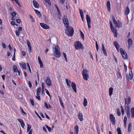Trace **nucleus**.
Here are the masks:
<instances>
[{
    "label": "nucleus",
    "mask_w": 134,
    "mask_h": 134,
    "mask_svg": "<svg viewBox=\"0 0 134 134\" xmlns=\"http://www.w3.org/2000/svg\"><path fill=\"white\" fill-rule=\"evenodd\" d=\"M11 15L13 16H15L16 15V13L15 12H13L11 13Z\"/></svg>",
    "instance_id": "nucleus-54"
},
{
    "label": "nucleus",
    "mask_w": 134,
    "mask_h": 134,
    "mask_svg": "<svg viewBox=\"0 0 134 134\" xmlns=\"http://www.w3.org/2000/svg\"><path fill=\"white\" fill-rule=\"evenodd\" d=\"M132 127V124L131 123H130L129 124L128 126V131L130 132L131 130Z\"/></svg>",
    "instance_id": "nucleus-22"
},
{
    "label": "nucleus",
    "mask_w": 134,
    "mask_h": 134,
    "mask_svg": "<svg viewBox=\"0 0 134 134\" xmlns=\"http://www.w3.org/2000/svg\"><path fill=\"white\" fill-rule=\"evenodd\" d=\"M125 12L126 15H127L129 13L130 11L129 8L127 6V8L125 10Z\"/></svg>",
    "instance_id": "nucleus-21"
},
{
    "label": "nucleus",
    "mask_w": 134,
    "mask_h": 134,
    "mask_svg": "<svg viewBox=\"0 0 134 134\" xmlns=\"http://www.w3.org/2000/svg\"><path fill=\"white\" fill-rule=\"evenodd\" d=\"M63 20L65 27H68L69 25V23L68 20L67 18V17L64 16V18H63Z\"/></svg>",
    "instance_id": "nucleus-7"
},
{
    "label": "nucleus",
    "mask_w": 134,
    "mask_h": 134,
    "mask_svg": "<svg viewBox=\"0 0 134 134\" xmlns=\"http://www.w3.org/2000/svg\"><path fill=\"white\" fill-rule=\"evenodd\" d=\"M30 18L31 19V21H32L33 22H35V20H34V19L33 18V17L31 15H30Z\"/></svg>",
    "instance_id": "nucleus-46"
},
{
    "label": "nucleus",
    "mask_w": 134,
    "mask_h": 134,
    "mask_svg": "<svg viewBox=\"0 0 134 134\" xmlns=\"http://www.w3.org/2000/svg\"><path fill=\"white\" fill-rule=\"evenodd\" d=\"M22 68L24 70H26V64L25 63H22Z\"/></svg>",
    "instance_id": "nucleus-35"
},
{
    "label": "nucleus",
    "mask_w": 134,
    "mask_h": 134,
    "mask_svg": "<svg viewBox=\"0 0 134 134\" xmlns=\"http://www.w3.org/2000/svg\"><path fill=\"white\" fill-rule=\"evenodd\" d=\"M2 46L4 48H6V46L5 44L4 43H3L2 44Z\"/></svg>",
    "instance_id": "nucleus-60"
},
{
    "label": "nucleus",
    "mask_w": 134,
    "mask_h": 134,
    "mask_svg": "<svg viewBox=\"0 0 134 134\" xmlns=\"http://www.w3.org/2000/svg\"><path fill=\"white\" fill-rule=\"evenodd\" d=\"M113 89L112 87H110L109 88V94L110 96H111L113 94Z\"/></svg>",
    "instance_id": "nucleus-19"
},
{
    "label": "nucleus",
    "mask_w": 134,
    "mask_h": 134,
    "mask_svg": "<svg viewBox=\"0 0 134 134\" xmlns=\"http://www.w3.org/2000/svg\"><path fill=\"white\" fill-rule=\"evenodd\" d=\"M71 86L74 92L76 93V87L75 84L74 82H72Z\"/></svg>",
    "instance_id": "nucleus-14"
},
{
    "label": "nucleus",
    "mask_w": 134,
    "mask_h": 134,
    "mask_svg": "<svg viewBox=\"0 0 134 134\" xmlns=\"http://www.w3.org/2000/svg\"><path fill=\"white\" fill-rule=\"evenodd\" d=\"M102 51L103 53L105 55L107 56V52L105 49V47L103 44H102Z\"/></svg>",
    "instance_id": "nucleus-16"
},
{
    "label": "nucleus",
    "mask_w": 134,
    "mask_h": 134,
    "mask_svg": "<svg viewBox=\"0 0 134 134\" xmlns=\"http://www.w3.org/2000/svg\"><path fill=\"white\" fill-rule=\"evenodd\" d=\"M114 34V35L115 37H117V35L118 33L117 31L115 32L114 33H113Z\"/></svg>",
    "instance_id": "nucleus-62"
},
{
    "label": "nucleus",
    "mask_w": 134,
    "mask_h": 134,
    "mask_svg": "<svg viewBox=\"0 0 134 134\" xmlns=\"http://www.w3.org/2000/svg\"><path fill=\"white\" fill-rule=\"evenodd\" d=\"M45 126L46 127H47V129L48 131H49V132H50L51 130V128L49 127L48 126H47V125H45Z\"/></svg>",
    "instance_id": "nucleus-42"
},
{
    "label": "nucleus",
    "mask_w": 134,
    "mask_h": 134,
    "mask_svg": "<svg viewBox=\"0 0 134 134\" xmlns=\"http://www.w3.org/2000/svg\"><path fill=\"white\" fill-rule=\"evenodd\" d=\"M127 105L125 106V111L130 110V108L129 107L128 105Z\"/></svg>",
    "instance_id": "nucleus-39"
},
{
    "label": "nucleus",
    "mask_w": 134,
    "mask_h": 134,
    "mask_svg": "<svg viewBox=\"0 0 134 134\" xmlns=\"http://www.w3.org/2000/svg\"><path fill=\"white\" fill-rule=\"evenodd\" d=\"M78 117L80 120L82 121L83 120V115L81 112H79L78 114Z\"/></svg>",
    "instance_id": "nucleus-13"
},
{
    "label": "nucleus",
    "mask_w": 134,
    "mask_h": 134,
    "mask_svg": "<svg viewBox=\"0 0 134 134\" xmlns=\"http://www.w3.org/2000/svg\"><path fill=\"white\" fill-rule=\"evenodd\" d=\"M114 43L116 48H117V47H120V46L119 45V44L116 41H114Z\"/></svg>",
    "instance_id": "nucleus-27"
},
{
    "label": "nucleus",
    "mask_w": 134,
    "mask_h": 134,
    "mask_svg": "<svg viewBox=\"0 0 134 134\" xmlns=\"http://www.w3.org/2000/svg\"><path fill=\"white\" fill-rule=\"evenodd\" d=\"M74 45L76 49H77L82 48L83 46L81 43L79 41L75 42L74 44Z\"/></svg>",
    "instance_id": "nucleus-4"
},
{
    "label": "nucleus",
    "mask_w": 134,
    "mask_h": 134,
    "mask_svg": "<svg viewBox=\"0 0 134 134\" xmlns=\"http://www.w3.org/2000/svg\"><path fill=\"white\" fill-rule=\"evenodd\" d=\"M127 41L128 44V48L129 49L132 46V39L130 38H129Z\"/></svg>",
    "instance_id": "nucleus-11"
},
{
    "label": "nucleus",
    "mask_w": 134,
    "mask_h": 134,
    "mask_svg": "<svg viewBox=\"0 0 134 134\" xmlns=\"http://www.w3.org/2000/svg\"><path fill=\"white\" fill-rule=\"evenodd\" d=\"M131 99L130 97L128 98H126L125 99V104H126L127 105H128L131 102Z\"/></svg>",
    "instance_id": "nucleus-12"
},
{
    "label": "nucleus",
    "mask_w": 134,
    "mask_h": 134,
    "mask_svg": "<svg viewBox=\"0 0 134 134\" xmlns=\"http://www.w3.org/2000/svg\"><path fill=\"white\" fill-rule=\"evenodd\" d=\"M55 7L57 9V10L58 13V14L59 15V14H60V11L59 10V8H58V7L57 6V5L56 4H55Z\"/></svg>",
    "instance_id": "nucleus-44"
},
{
    "label": "nucleus",
    "mask_w": 134,
    "mask_h": 134,
    "mask_svg": "<svg viewBox=\"0 0 134 134\" xmlns=\"http://www.w3.org/2000/svg\"><path fill=\"white\" fill-rule=\"evenodd\" d=\"M27 131L28 132L31 129V126L30 125L28 124H27Z\"/></svg>",
    "instance_id": "nucleus-34"
},
{
    "label": "nucleus",
    "mask_w": 134,
    "mask_h": 134,
    "mask_svg": "<svg viewBox=\"0 0 134 134\" xmlns=\"http://www.w3.org/2000/svg\"><path fill=\"white\" fill-rule=\"evenodd\" d=\"M86 19L87 23H91L90 18L88 15H86Z\"/></svg>",
    "instance_id": "nucleus-29"
},
{
    "label": "nucleus",
    "mask_w": 134,
    "mask_h": 134,
    "mask_svg": "<svg viewBox=\"0 0 134 134\" xmlns=\"http://www.w3.org/2000/svg\"><path fill=\"white\" fill-rule=\"evenodd\" d=\"M117 76L118 78L120 79L122 78V76L120 71H118L117 73Z\"/></svg>",
    "instance_id": "nucleus-23"
},
{
    "label": "nucleus",
    "mask_w": 134,
    "mask_h": 134,
    "mask_svg": "<svg viewBox=\"0 0 134 134\" xmlns=\"http://www.w3.org/2000/svg\"><path fill=\"white\" fill-rule=\"evenodd\" d=\"M30 101L31 104H32V105L33 106L34 105V101H33V100L31 99H30Z\"/></svg>",
    "instance_id": "nucleus-43"
},
{
    "label": "nucleus",
    "mask_w": 134,
    "mask_h": 134,
    "mask_svg": "<svg viewBox=\"0 0 134 134\" xmlns=\"http://www.w3.org/2000/svg\"><path fill=\"white\" fill-rule=\"evenodd\" d=\"M117 114L118 116H119L121 115V112L120 111V109L119 108H118L117 110Z\"/></svg>",
    "instance_id": "nucleus-33"
},
{
    "label": "nucleus",
    "mask_w": 134,
    "mask_h": 134,
    "mask_svg": "<svg viewBox=\"0 0 134 134\" xmlns=\"http://www.w3.org/2000/svg\"><path fill=\"white\" fill-rule=\"evenodd\" d=\"M13 68L14 72H16L18 70L17 66L16 65H14L13 66Z\"/></svg>",
    "instance_id": "nucleus-31"
},
{
    "label": "nucleus",
    "mask_w": 134,
    "mask_h": 134,
    "mask_svg": "<svg viewBox=\"0 0 134 134\" xmlns=\"http://www.w3.org/2000/svg\"><path fill=\"white\" fill-rule=\"evenodd\" d=\"M79 10L81 16H83V12H82V11L81 9H80Z\"/></svg>",
    "instance_id": "nucleus-58"
},
{
    "label": "nucleus",
    "mask_w": 134,
    "mask_h": 134,
    "mask_svg": "<svg viewBox=\"0 0 134 134\" xmlns=\"http://www.w3.org/2000/svg\"><path fill=\"white\" fill-rule=\"evenodd\" d=\"M115 26H117L118 27H120L122 25V23L120 22H117L115 25Z\"/></svg>",
    "instance_id": "nucleus-20"
},
{
    "label": "nucleus",
    "mask_w": 134,
    "mask_h": 134,
    "mask_svg": "<svg viewBox=\"0 0 134 134\" xmlns=\"http://www.w3.org/2000/svg\"><path fill=\"white\" fill-rule=\"evenodd\" d=\"M15 3L20 7H21V6L20 5V2H19L18 0H15L14 1Z\"/></svg>",
    "instance_id": "nucleus-40"
},
{
    "label": "nucleus",
    "mask_w": 134,
    "mask_h": 134,
    "mask_svg": "<svg viewBox=\"0 0 134 134\" xmlns=\"http://www.w3.org/2000/svg\"><path fill=\"white\" fill-rule=\"evenodd\" d=\"M109 117L110 121L112 122V124L113 125L115 124V119L114 115L112 114H110Z\"/></svg>",
    "instance_id": "nucleus-8"
},
{
    "label": "nucleus",
    "mask_w": 134,
    "mask_h": 134,
    "mask_svg": "<svg viewBox=\"0 0 134 134\" xmlns=\"http://www.w3.org/2000/svg\"><path fill=\"white\" fill-rule=\"evenodd\" d=\"M44 83L42 82V91L43 92L44 91V86H43Z\"/></svg>",
    "instance_id": "nucleus-57"
},
{
    "label": "nucleus",
    "mask_w": 134,
    "mask_h": 134,
    "mask_svg": "<svg viewBox=\"0 0 134 134\" xmlns=\"http://www.w3.org/2000/svg\"><path fill=\"white\" fill-rule=\"evenodd\" d=\"M117 131L118 134H122L120 128L119 127H118L117 129Z\"/></svg>",
    "instance_id": "nucleus-30"
},
{
    "label": "nucleus",
    "mask_w": 134,
    "mask_h": 134,
    "mask_svg": "<svg viewBox=\"0 0 134 134\" xmlns=\"http://www.w3.org/2000/svg\"><path fill=\"white\" fill-rule=\"evenodd\" d=\"M39 64H40V67L41 68H42L43 67V64L42 63V62H39Z\"/></svg>",
    "instance_id": "nucleus-41"
},
{
    "label": "nucleus",
    "mask_w": 134,
    "mask_h": 134,
    "mask_svg": "<svg viewBox=\"0 0 134 134\" xmlns=\"http://www.w3.org/2000/svg\"><path fill=\"white\" fill-rule=\"evenodd\" d=\"M28 49H29V51L30 52V53H31V46L29 47Z\"/></svg>",
    "instance_id": "nucleus-61"
},
{
    "label": "nucleus",
    "mask_w": 134,
    "mask_h": 134,
    "mask_svg": "<svg viewBox=\"0 0 134 134\" xmlns=\"http://www.w3.org/2000/svg\"><path fill=\"white\" fill-rule=\"evenodd\" d=\"M36 97L39 100H40V96H39V94H38V95H37V96H36Z\"/></svg>",
    "instance_id": "nucleus-55"
},
{
    "label": "nucleus",
    "mask_w": 134,
    "mask_h": 134,
    "mask_svg": "<svg viewBox=\"0 0 134 134\" xmlns=\"http://www.w3.org/2000/svg\"><path fill=\"white\" fill-rule=\"evenodd\" d=\"M125 113L127 115V116L128 118H130V110L125 111Z\"/></svg>",
    "instance_id": "nucleus-24"
},
{
    "label": "nucleus",
    "mask_w": 134,
    "mask_h": 134,
    "mask_svg": "<svg viewBox=\"0 0 134 134\" xmlns=\"http://www.w3.org/2000/svg\"><path fill=\"white\" fill-rule=\"evenodd\" d=\"M27 66L28 67L29 69V70L30 72V73H31V69H30V65H29V64L28 63H27Z\"/></svg>",
    "instance_id": "nucleus-45"
},
{
    "label": "nucleus",
    "mask_w": 134,
    "mask_h": 134,
    "mask_svg": "<svg viewBox=\"0 0 134 134\" xmlns=\"http://www.w3.org/2000/svg\"><path fill=\"white\" fill-rule=\"evenodd\" d=\"M15 34L17 36H18L19 34V31H15Z\"/></svg>",
    "instance_id": "nucleus-50"
},
{
    "label": "nucleus",
    "mask_w": 134,
    "mask_h": 134,
    "mask_svg": "<svg viewBox=\"0 0 134 134\" xmlns=\"http://www.w3.org/2000/svg\"><path fill=\"white\" fill-rule=\"evenodd\" d=\"M26 43L28 47L31 46L30 42L29 40H26Z\"/></svg>",
    "instance_id": "nucleus-38"
},
{
    "label": "nucleus",
    "mask_w": 134,
    "mask_h": 134,
    "mask_svg": "<svg viewBox=\"0 0 134 134\" xmlns=\"http://www.w3.org/2000/svg\"><path fill=\"white\" fill-rule=\"evenodd\" d=\"M41 88L40 87H39L38 89L37 90L36 92V94L38 95L39 94V93L41 91Z\"/></svg>",
    "instance_id": "nucleus-32"
},
{
    "label": "nucleus",
    "mask_w": 134,
    "mask_h": 134,
    "mask_svg": "<svg viewBox=\"0 0 134 134\" xmlns=\"http://www.w3.org/2000/svg\"><path fill=\"white\" fill-rule=\"evenodd\" d=\"M53 49V53L55 56L57 58L60 57V53L59 51V48L58 46L56 45L54 49Z\"/></svg>",
    "instance_id": "nucleus-2"
},
{
    "label": "nucleus",
    "mask_w": 134,
    "mask_h": 134,
    "mask_svg": "<svg viewBox=\"0 0 134 134\" xmlns=\"http://www.w3.org/2000/svg\"><path fill=\"white\" fill-rule=\"evenodd\" d=\"M82 74L83 79L86 80H87L89 78L88 70L86 69H83V70Z\"/></svg>",
    "instance_id": "nucleus-3"
},
{
    "label": "nucleus",
    "mask_w": 134,
    "mask_h": 134,
    "mask_svg": "<svg viewBox=\"0 0 134 134\" xmlns=\"http://www.w3.org/2000/svg\"><path fill=\"white\" fill-rule=\"evenodd\" d=\"M33 3L35 7L36 8H39V5L36 1L34 0L33 1Z\"/></svg>",
    "instance_id": "nucleus-17"
},
{
    "label": "nucleus",
    "mask_w": 134,
    "mask_h": 134,
    "mask_svg": "<svg viewBox=\"0 0 134 134\" xmlns=\"http://www.w3.org/2000/svg\"><path fill=\"white\" fill-rule=\"evenodd\" d=\"M16 22L18 23H20V20L19 19H17L16 20Z\"/></svg>",
    "instance_id": "nucleus-64"
},
{
    "label": "nucleus",
    "mask_w": 134,
    "mask_h": 134,
    "mask_svg": "<svg viewBox=\"0 0 134 134\" xmlns=\"http://www.w3.org/2000/svg\"><path fill=\"white\" fill-rule=\"evenodd\" d=\"M87 99L85 98H84L83 102V104L84 106L85 107L86 106L87 104Z\"/></svg>",
    "instance_id": "nucleus-26"
},
{
    "label": "nucleus",
    "mask_w": 134,
    "mask_h": 134,
    "mask_svg": "<svg viewBox=\"0 0 134 134\" xmlns=\"http://www.w3.org/2000/svg\"><path fill=\"white\" fill-rule=\"evenodd\" d=\"M91 23H87V25L88 28L89 29L91 28V26L90 25Z\"/></svg>",
    "instance_id": "nucleus-56"
},
{
    "label": "nucleus",
    "mask_w": 134,
    "mask_h": 134,
    "mask_svg": "<svg viewBox=\"0 0 134 134\" xmlns=\"http://www.w3.org/2000/svg\"><path fill=\"white\" fill-rule=\"evenodd\" d=\"M80 35L81 37L83 40H84V36L83 33L81 30L80 31Z\"/></svg>",
    "instance_id": "nucleus-28"
},
{
    "label": "nucleus",
    "mask_w": 134,
    "mask_h": 134,
    "mask_svg": "<svg viewBox=\"0 0 134 134\" xmlns=\"http://www.w3.org/2000/svg\"><path fill=\"white\" fill-rule=\"evenodd\" d=\"M127 120V118L126 116H125L124 118V122H126Z\"/></svg>",
    "instance_id": "nucleus-59"
},
{
    "label": "nucleus",
    "mask_w": 134,
    "mask_h": 134,
    "mask_svg": "<svg viewBox=\"0 0 134 134\" xmlns=\"http://www.w3.org/2000/svg\"><path fill=\"white\" fill-rule=\"evenodd\" d=\"M65 27L66 28L65 30L66 33L69 36H72L74 32L73 28L70 26H68V27Z\"/></svg>",
    "instance_id": "nucleus-1"
},
{
    "label": "nucleus",
    "mask_w": 134,
    "mask_h": 134,
    "mask_svg": "<svg viewBox=\"0 0 134 134\" xmlns=\"http://www.w3.org/2000/svg\"><path fill=\"white\" fill-rule=\"evenodd\" d=\"M44 105L45 107L47 109H48L49 107L48 106L46 102H44Z\"/></svg>",
    "instance_id": "nucleus-49"
},
{
    "label": "nucleus",
    "mask_w": 134,
    "mask_h": 134,
    "mask_svg": "<svg viewBox=\"0 0 134 134\" xmlns=\"http://www.w3.org/2000/svg\"><path fill=\"white\" fill-rule=\"evenodd\" d=\"M96 49H97V51H98V45L97 44V42L96 41Z\"/></svg>",
    "instance_id": "nucleus-53"
},
{
    "label": "nucleus",
    "mask_w": 134,
    "mask_h": 134,
    "mask_svg": "<svg viewBox=\"0 0 134 134\" xmlns=\"http://www.w3.org/2000/svg\"><path fill=\"white\" fill-rule=\"evenodd\" d=\"M41 26L44 29H49V27L47 25L42 23H41L40 24Z\"/></svg>",
    "instance_id": "nucleus-9"
},
{
    "label": "nucleus",
    "mask_w": 134,
    "mask_h": 134,
    "mask_svg": "<svg viewBox=\"0 0 134 134\" xmlns=\"http://www.w3.org/2000/svg\"><path fill=\"white\" fill-rule=\"evenodd\" d=\"M28 84H29V87L30 88L32 86V83H31V82L30 81H28Z\"/></svg>",
    "instance_id": "nucleus-47"
},
{
    "label": "nucleus",
    "mask_w": 134,
    "mask_h": 134,
    "mask_svg": "<svg viewBox=\"0 0 134 134\" xmlns=\"http://www.w3.org/2000/svg\"><path fill=\"white\" fill-rule=\"evenodd\" d=\"M111 29V30L112 32L113 33H114L115 32L117 31L116 29H115L112 26L111 27H110Z\"/></svg>",
    "instance_id": "nucleus-37"
},
{
    "label": "nucleus",
    "mask_w": 134,
    "mask_h": 134,
    "mask_svg": "<svg viewBox=\"0 0 134 134\" xmlns=\"http://www.w3.org/2000/svg\"><path fill=\"white\" fill-rule=\"evenodd\" d=\"M18 121L20 123H21L22 122H23V120L21 119H18Z\"/></svg>",
    "instance_id": "nucleus-63"
},
{
    "label": "nucleus",
    "mask_w": 134,
    "mask_h": 134,
    "mask_svg": "<svg viewBox=\"0 0 134 134\" xmlns=\"http://www.w3.org/2000/svg\"><path fill=\"white\" fill-rule=\"evenodd\" d=\"M35 12L37 14L39 18H41V14L40 13V12L38 11L37 10H35Z\"/></svg>",
    "instance_id": "nucleus-25"
},
{
    "label": "nucleus",
    "mask_w": 134,
    "mask_h": 134,
    "mask_svg": "<svg viewBox=\"0 0 134 134\" xmlns=\"http://www.w3.org/2000/svg\"><path fill=\"white\" fill-rule=\"evenodd\" d=\"M59 101H60V103L62 106H63V107H64V106L63 105V102L62 100V98H60L59 96Z\"/></svg>",
    "instance_id": "nucleus-36"
},
{
    "label": "nucleus",
    "mask_w": 134,
    "mask_h": 134,
    "mask_svg": "<svg viewBox=\"0 0 134 134\" xmlns=\"http://www.w3.org/2000/svg\"><path fill=\"white\" fill-rule=\"evenodd\" d=\"M131 111L132 118H134V107L131 108Z\"/></svg>",
    "instance_id": "nucleus-18"
},
{
    "label": "nucleus",
    "mask_w": 134,
    "mask_h": 134,
    "mask_svg": "<svg viewBox=\"0 0 134 134\" xmlns=\"http://www.w3.org/2000/svg\"><path fill=\"white\" fill-rule=\"evenodd\" d=\"M20 124L21 127L24 128L25 126V124L24 122H22Z\"/></svg>",
    "instance_id": "nucleus-48"
},
{
    "label": "nucleus",
    "mask_w": 134,
    "mask_h": 134,
    "mask_svg": "<svg viewBox=\"0 0 134 134\" xmlns=\"http://www.w3.org/2000/svg\"><path fill=\"white\" fill-rule=\"evenodd\" d=\"M107 6L108 11L109 12H110V4L109 1H107Z\"/></svg>",
    "instance_id": "nucleus-15"
},
{
    "label": "nucleus",
    "mask_w": 134,
    "mask_h": 134,
    "mask_svg": "<svg viewBox=\"0 0 134 134\" xmlns=\"http://www.w3.org/2000/svg\"><path fill=\"white\" fill-rule=\"evenodd\" d=\"M46 83L49 86H51L52 85L51 81L49 77H47L46 80Z\"/></svg>",
    "instance_id": "nucleus-10"
},
{
    "label": "nucleus",
    "mask_w": 134,
    "mask_h": 134,
    "mask_svg": "<svg viewBox=\"0 0 134 134\" xmlns=\"http://www.w3.org/2000/svg\"><path fill=\"white\" fill-rule=\"evenodd\" d=\"M12 60L13 61L15 60V53H14L13 57L12 58Z\"/></svg>",
    "instance_id": "nucleus-52"
},
{
    "label": "nucleus",
    "mask_w": 134,
    "mask_h": 134,
    "mask_svg": "<svg viewBox=\"0 0 134 134\" xmlns=\"http://www.w3.org/2000/svg\"><path fill=\"white\" fill-rule=\"evenodd\" d=\"M120 50L122 57L124 59H126L127 58V56L126 52L122 48H120Z\"/></svg>",
    "instance_id": "nucleus-5"
},
{
    "label": "nucleus",
    "mask_w": 134,
    "mask_h": 134,
    "mask_svg": "<svg viewBox=\"0 0 134 134\" xmlns=\"http://www.w3.org/2000/svg\"><path fill=\"white\" fill-rule=\"evenodd\" d=\"M66 83L67 85L68 86H69V87H70V86L69 83V81L68 79H66Z\"/></svg>",
    "instance_id": "nucleus-51"
},
{
    "label": "nucleus",
    "mask_w": 134,
    "mask_h": 134,
    "mask_svg": "<svg viewBox=\"0 0 134 134\" xmlns=\"http://www.w3.org/2000/svg\"><path fill=\"white\" fill-rule=\"evenodd\" d=\"M132 71L131 69L129 73L126 74V78L128 80H131L133 78V75Z\"/></svg>",
    "instance_id": "nucleus-6"
}]
</instances>
